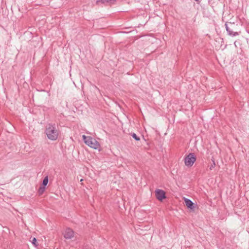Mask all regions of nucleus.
<instances>
[{"label": "nucleus", "mask_w": 249, "mask_h": 249, "mask_svg": "<svg viewBox=\"0 0 249 249\" xmlns=\"http://www.w3.org/2000/svg\"><path fill=\"white\" fill-rule=\"evenodd\" d=\"M225 25L226 31L229 36H235L239 35V33L237 32H234L233 31L235 26L234 23L230 22L229 24L225 23Z\"/></svg>", "instance_id": "20e7f679"}, {"label": "nucleus", "mask_w": 249, "mask_h": 249, "mask_svg": "<svg viewBox=\"0 0 249 249\" xmlns=\"http://www.w3.org/2000/svg\"><path fill=\"white\" fill-rule=\"evenodd\" d=\"M64 236L67 239H71L74 236V232L72 229L67 228L64 232Z\"/></svg>", "instance_id": "423d86ee"}, {"label": "nucleus", "mask_w": 249, "mask_h": 249, "mask_svg": "<svg viewBox=\"0 0 249 249\" xmlns=\"http://www.w3.org/2000/svg\"><path fill=\"white\" fill-rule=\"evenodd\" d=\"M32 243L36 247L38 245L36 244V239L35 237H34L32 240Z\"/></svg>", "instance_id": "f8f14e48"}, {"label": "nucleus", "mask_w": 249, "mask_h": 249, "mask_svg": "<svg viewBox=\"0 0 249 249\" xmlns=\"http://www.w3.org/2000/svg\"><path fill=\"white\" fill-rule=\"evenodd\" d=\"M82 137L85 143L88 146L93 149L100 150V144L95 139L85 135H83Z\"/></svg>", "instance_id": "f03ea898"}, {"label": "nucleus", "mask_w": 249, "mask_h": 249, "mask_svg": "<svg viewBox=\"0 0 249 249\" xmlns=\"http://www.w3.org/2000/svg\"><path fill=\"white\" fill-rule=\"evenodd\" d=\"M212 161H213V163L210 166V169L211 170H212L215 166V163L214 160H212Z\"/></svg>", "instance_id": "ddd939ff"}, {"label": "nucleus", "mask_w": 249, "mask_h": 249, "mask_svg": "<svg viewBox=\"0 0 249 249\" xmlns=\"http://www.w3.org/2000/svg\"><path fill=\"white\" fill-rule=\"evenodd\" d=\"M58 126L55 124H48L45 130V133L48 139L51 141H55L59 135Z\"/></svg>", "instance_id": "f257e3e1"}, {"label": "nucleus", "mask_w": 249, "mask_h": 249, "mask_svg": "<svg viewBox=\"0 0 249 249\" xmlns=\"http://www.w3.org/2000/svg\"><path fill=\"white\" fill-rule=\"evenodd\" d=\"M48 183V177L46 176L43 180L42 186L46 187Z\"/></svg>", "instance_id": "1a4fd4ad"}, {"label": "nucleus", "mask_w": 249, "mask_h": 249, "mask_svg": "<svg viewBox=\"0 0 249 249\" xmlns=\"http://www.w3.org/2000/svg\"><path fill=\"white\" fill-rule=\"evenodd\" d=\"M185 204L188 208L194 210L195 209V204L190 199L184 198Z\"/></svg>", "instance_id": "0eeeda50"}, {"label": "nucleus", "mask_w": 249, "mask_h": 249, "mask_svg": "<svg viewBox=\"0 0 249 249\" xmlns=\"http://www.w3.org/2000/svg\"><path fill=\"white\" fill-rule=\"evenodd\" d=\"M184 163L188 167H191L196 160V157L193 153H189L184 159Z\"/></svg>", "instance_id": "7ed1b4c3"}, {"label": "nucleus", "mask_w": 249, "mask_h": 249, "mask_svg": "<svg viewBox=\"0 0 249 249\" xmlns=\"http://www.w3.org/2000/svg\"><path fill=\"white\" fill-rule=\"evenodd\" d=\"M45 187L42 186V185L39 187L38 191V193L39 195H41L43 193V192L45 191Z\"/></svg>", "instance_id": "9d476101"}, {"label": "nucleus", "mask_w": 249, "mask_h": 249, "mask_svg": "<svg viewBox=\"0 0 249 249\" xmlns=\"http://www.w3.org/2000/svg\"><path fill=\"white\" fill-rule=\"evenodd\" d=\"M116 0H97L96 1L97 4L100 3L104 4L105 5L114 4L116 2Z\"/></svg>", "instance_id": "6e6552de"}, {"label": "nucleus", "mask_w": 249, "mask_h": 249, "mask_svg": "<svg viewBox=\"0 0 249 249\" xmlns=\"http://www.w3.org/2000/svg\"><path fill=\"white\" fill-rule=\"evenodd\" d=\"M155 195L157 199L160 201H162L166 198L165 192L160 189H157L155 191Z\"/></svg>", "instance_id": "39448f33"}, {"label": "nucleus", "mask_w": 249, "mask_h": 249, "mask_svg": "<svg viewBox=\"0 0 249 249\" xmlns=\"http://www.w3.org/2000/svg\"><path fill=\"white\" fill-rule=\"evenodd\" d=\"M132 137L137 141L140 140L139 137H138L135 133H133L131 134Z\"/></svg>", "instance_id": "9b49d317"}]
</instances>
